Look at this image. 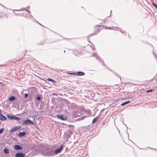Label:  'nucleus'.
I'll return each mask as SVG.
<instances>
[{"instance_id":"58836bf2","label":"nucleus","mask_w":157,"mask_h":157,"mask_svg":"<svg viewBox=\"0 0 157 157\" xmlns=\"http://www.w3.org/2000/svg\"><path fill=\"white\" fill-rule=\"evenodd\" d=\"M101 25H98L97 26H101Z\"/></svg>"},{"instance_id":"bb28decb","label":"nucleus","mask_w":157,"mask_h":157,"mask_svg":"<svg viewBox=\"0 0 157 157\" xmlns=\"http://www.w3.org/2000/svg\"><path fill=\"white\" fill-rule=\"evenodd\" d=\"M36 99L38 101H40V95L37 96Z\"/></svg>"},{"instance_id":"a878e982","label":"nucleus","mask_w":157,"mask_h":157,"mask_svg":"<svg viewBox=\"0 0 157 157\" xmlns=\"http://www.w3.org/2000/svg\"><path fill=\"white\" fill-rule=\"evenodd\" d=\"M153 91V90H152V89H150V90H147L146 91V93H149V92H151L152 91Z\"/></svg>"},{"instance_id":"20e7f679","label":"nucleus","mask_w":157,"mask_h":157,"mask_svg":"<svg viewBox=\"0 0 157 157\" xmlns=\"http://www.w3.org/2000/svg\"><path fill=\"white\" fill-rule=\"evenodd\" d=\"M30 124H33V123L29 119L24 121L22 123V124L28 125Z\"/></svg>"},{"instance_id":"393cba45","label":"nucleus","mask_w":157,"mask_h":157,"mask_svg":"<svg viewBox=\"0 0 157 157\" xmlns=\"http://www.w3.org/2000/svg\"><path fill=\"white\" fill-rule=\"evenodd\" d=\"M68 126H69V127L70 128H71L72 129H73L74 128H75L74 126V125H68Z\"/></svg>"},{"instance_id":"7ed1b4c3","label":"nucleus","mask_w":157,"mask_h":157,"mask_svg":"<svg viewBox=\"0 0 157 157\" xmlns=\"http://www.w3.org/2000/svg\"><path fill=\"white\" fill-rule=\"evenodd\" d=\"M63 147V145H61V146L56 149L55 151H54V155H56L58 153H59L62 150Z\"/></svg>"},{"instance_id":"c9c22d12","label":"nucleus","mask_w":157,"mask_h":157,"mask_svg":"<svg viewBox=\"0 0 157 157\" xmlns=\"http://www.w3.org/2000/svg\"><path fill=\"white\" fill-rule=\"evenodd\" d=\"M1 113H2V111H1V110L0 109V114H1Z\"/></svg>"},{"instance_id":"423d86ee","label":"nucleus","mask_w":157,"mask_h":157,"mask_svg":"<svg viewBox=\"0 0 157 157\" xmlns=\"http://www.w3.org/2000/svg\"><path fill=\"white\" fill-rule=\"evenodd\" d=\"M83 112L86 113L88 115V116H86L87 117H90L91 116V111L90 109H85Z\"/></svg>"},{"instance_id":"1a4fd4ad","label":"nucleus","mask_w":157,"mask_h":157,"mask_svg":"<svg viewBox=\"0 0 157 157\" xmlns=\"http://www.w3.org/2000/svg\"><path fill=\"white\" fill-rule=\"evenodd\" d=\"M93 56H95L97 59L100 61L101 63L103 62V61L102 59L100 58V57L95 53H94L92 55Z\"/></svg>"},{"instance_id":"ddd939ff","label":"nucleus","mask_w":157,"mask_h":157,"mask_svg":"<svg viewBox=\"0 0 157 157\" xmlns=\"http://www.w3.org/2000/svg\"><path fill=\"white\" fill-rule=\"evenodd\" d=\"M85 75L84 73L82 71H78V72H76L75 75H78V76H82Z\"/></svg>"},{"instance_id":"f704fd0d","label":"nucleus","mask_w":157,"mask_h":157,"mask_svg":"<svg viewBox=\"0 0 157 157\" xmlns=\"http://www.w3.org/2000/svg\"><path fill=\"white\" fill-rule=\"evenodd\" d=\"M38 22V24H39V25H41L42 26V25H41L40 23H39Z\"/></svg>"},{"instance_id":"72a5a7b5","label":"nucleus","mask_w":157,"mask_h":157,"mask_svg":"<svg viewBox=\"0 0 157 157\" xmlns=\"http://www.w3.org/2000/svg\"><path fill=\"white\" fill-rule=\"evenodd\" d=\"M42 44V43H39L38 44H39V45H41V44Z\"/></svg>"},{"instance_id":"ea45409f","label":"nucleus","mask_w":157,"mask_h":157,"mask_svg":"<svg viewBox=\"0 0 157 157\" xmlns=\"http://www.w3.org/2000/svg\"><path fill=\"white\" fill-rule=\"evenodd\" d=\"M109 29H112L111 28V27H109Z\"/></svg>"},{"instance_id":"4c0bfd02","label":"nucleus","mask_w":157,"mask_h":157,"mask_svg":"<svg viewBox=\"0 0 157 157\" xmlns=\"http://www.w3.org/2000/svg\"><path fill=\"white\" fill-rule=\"evenodd\" d=\"M29 7V6H28L27 7H26V8H28Z\"/></svg>"},{"instance_id":"f03ea898","label":"nucleus","mask_w":157,"mask_h":157,"mask_svg":"<svg viewBox=\"0 0 157 157\" xmlns=\"http://www.w3.org/2000/svg\"><path fill=\"white\" fill-rule=\"evenodd\" d=\"M56 117L58 119L62 120L65 121L67 119V117L64 115L58 114Z\"/></svg>"},{"instance_id":"f257e3e1","label":"nucleus","mask_w":157,"mask_h":157,"mask_svg":"<svg viewBox=\"0 0 157 157\" xmlns=\"http://www.w3.org/2000/svg\"><path fill=\"white\" fill-rule=\"evenodd\" d=\"M43 155L45 156L54 155L53 150L50 148L46 149L43 152Z\"/></svg>"},{"instance_id":"cd10ccee","label":"nucleus","mask_w":157,"mask_h":157,"mask_svg":"<svg viewBox=\"0 0 157 157\" xmlns=\"http://www.w3.org/2000/svg\"><path fill=\"white\" fill-rule=\"evenodd\" d=\"M4 129V128H1V129H0V134H1V133H2L3 132Z\"/></svg>"},{"instance_id":"c756f323","label":"nucleus","mask_w":157,"mask_h":157,"mask_svg":"<svg viewBox=\"0 0 157 157\" xmlns=\"http://www.w3.org/2000/svg\"><path fill=\"white\" fill-rule=\"evenodd\" d=\"M28 94L26 93L25 94H24V98H28Z\"/></svg>"},{"instance_id":"b1692460","label":"nucleus","mask_w":157,"mask_h":157,"mask_svg":"<svg viewBox=\"0 0 157 157\" xmlns=\"http://www.w3.org/2000/svg\"><path fill=\"white\" fill-rule=\"evenodd\" d=\"M47 80L48 81H51L52 82H55V81L54 80L52 79L51 78H48L47 79Z\"/></svg>"},{"instance_id":"aec40b11","label":"nucleus","mask_w":157,"mask_h":157,"mask_svg":"<svg viewBox=\"0 0 157 157\" xmlns=\"http://www.w3.org/2000/svg\"><path fill=\"white\" fill-rule=\"evenodd\" d=\"M130 102V101H125V102H124L122 103L121 104V105L122 106H123V105H125L126 104H128V103H129Z\"/></svg>"},{"instance_id":"412c9836","label":"nucleus","mask_w":157,"mask_h":157,"mask_svg":"<svg viewBox=\"0 0 157 157\" xmlns=\"http://www.w3.org/2000/svg\"><path fill=\"white\" fill-rule=\"evenodd\" d=\"M7 117L8 119L10 120H12L13 118V116H10L9 114H8L7 115Z\"/></svg>"},{"instance_id":"473e14b6","label":"nucleus","mask_w":157,"mask_h":157,"mask_svg":"<svg viewBox=\"0 0 157 157\" xmlns=\"http://www.w3.org/2000/svg\"><path fill=\"white\" fill-rule=\"evenodd\" d=\"M76 73V72H72V73H71V75H75Z\"/></svg>"},{"instance_id":"f3484780","label":"nucleus","mask_w":157,"mask_h":157,"mask_svg":"<svg viewBox=\"0 0 157 157\" xmlns=\"http://www.w3.org/2000/svg\"><path fill=\"white\" fill-rule=\"evenodd\" d=\"M3 151V152L6 154H8L9 153V150L6 147L4 148Z\"/></svg>"},{"instance_id":"4be33fe9","label":"nucleus","mask_w":157,"mask_h":157,"mask_svg":"<svg viewBox=\"0 0 157 157\" xmlns=\"http://www.w3.org/2000/svg\"><path fill=\"white\" fill-rule=\"evenodd\" d=\"M87 117L86 116H83L82 117H81L79 119H78V120H83L84 119Z\"/></svg>"},{"instance_id":"9d476101","label":"nucleus","mask_w":157,"mask_h":157,"mask_svg":"<svg viewBox=\"0 0 157 157\" xmlns=\"http://www.w3.org/2000/svg\"><path fill=\"white\" fill-rule=\"evenodd\" d=\"M21 128V127L20 126H17L15 127H14L13 128L11 129H10V133L14 132L16 131L19 129Z\"/></svg>"},{"instance_id":"f8f14e48","label":"nucleus","mask_w":157,"mask_h":157,"mask_svg":"<svg viewBox=\"0 0 157 157\" xmlns=\"http://www.w3.org/2000/svg\"><path fill=\"white\" fill-rule=\"evenodd\" d=\"M6 117L3 114H0V120L2 121H5L6 120Z\"/></svg>"},{"instance_id":"a211bd4d","label":"nucleus","mask_w":157,"mask_h":157,"mask_svg":"<svg viewBox=\"0 0 157 157\" xmlns=\"http://www.w3.org/2000/svg\"><path fill=\"white\" fill-rule=\"evenodd\" d=\"M15 97L13 96H11L9 98V101H12L14 100L15 99Z\"/></svg>"},{"instance_id":"4468645a","label":"nucleus","mask_w":157,"mask_h":157,"mask_svg":"<svg viewBox=\"0 0 157 157\" xmlns=\"http://www.w3.org/2000/svg\"><path fill=\"white\" fill-rule=\"evenodd\" d=\"M99 115H100V114L93 119V121H92V123L93 124H94L97 122V120L98 119V117H99Z\"/></svg>"},{"instance_id":"9b49d317","label":"nucleus","mask_w":157,"mask_h":157,"mask_svg":"<svg viewBox=\"0 0 157 157\" xmlns=\"http://www.w3.org/2000/svg\"><path fill=\"white\" fill-rule=\"evenodd\" d=\"M71 136V135L69 134L68 133H67V132H65L64 134V137L65 138H69Z\"/></svg>"},{"instance_id":"0eeeda50","label":"nucleus","mask_w":157,"mask_h":157,"mask_svg":"<svg viewBox=\"0 0 157 157\" xmlns=\"http://www.w3.org/2000/svg\"><path fill=\"white\" fill-rule=\"evenodd\" d=\"M15 157H25V154L21 152H17L15 155Z\"/></svg>"},{"instance_id":"c85d7f7f","label":"nucleus","mask_w":157,"mask_h":157,"mask_svg":"<svg viewBox=\"0 0 157 157\" xmlns=\"http://www.w3.org/2000/svg\"><path fill=\"white\" fill-rule=\"evenodd\" d=\"M71 106L72 108L73 109L75 108V104L74 103L72 104Z\"/></svg>"},{"instance_id":"39448f33","label":"nucleus","mask_w":157,"mask_h":157,"mask_svg":"<svg viewBox=\"0 0 157 157\" xmlns=\"http://www.w3.org/2000/svg\"><path fill=\"white\" fill-rule=\"evenodd\" d=\"M82 114L79 112L75 111H74L73 112V115L75 117L80 116Z\"/></svg>"},{"instance_id":"dca6fc26","label":"nucleus","mask_w":157,"mask_h":157,"mask_svg":"<svg viewBox=\"0 0 157 157\" xmlns=\"http://www.w3.org/2000/svg\"><path fill=\"white\" fill-rule=\"evenodd\" d=\"M80 111L82 112H83L85 109L82 106H80L79 107Z\"/></svg>"},{"instance_id":"6ab92c4d","label":"nucleus","mask_w":157,"mask_h":157,"mask_svg":"<svg viewBox=\"0 0 157 157\" xmlns=\"http://www.w3.org/2000/svg\"><path fill=\"white\" fill-rule=\"evenodd\" d=\"M20 119L18 117L13 116V118L12 120H17V121H19Z\"/></svg>"},{"instance_id":"2eb2a0df","label":"nucleus","mask_w":157,"mask_h":157,"mask_svg":"<svg viewBox=\"0 0 157 157\" xmlns=\"http://www.w3.org/2000/svg\"><path fill=\"white\" fill-rule=\"evenodd\" d=\"M25 135V132H20L17 134L18 136L20 137H22L23 136H24Z\"/></svg>"},{"instance_id":"5701e85b","label":"nucleus","mask_w":157,"mask_h":157,"mask_svg":"<svg viewBox=\"0 0 157 157\" xmlns=\"http://www.w3.org/2000/svg\"><path fill=\"white\" fill-rule=\"evenodd\" d=\"M67 133H69V134H70L71 135L72 134V133H73V132H72V131L70 129H68L67 130Z\"/></svg>"},{"instance_id":"7c9ffc66","label":"nucleus","mask_w":157,"mask_h":157,"mask_svg":"<svg viewBox=\"0 0 157 157\" xmlns=\"http://www.w3.org/2000/svg\"><path fill=\"white\" fill-rule=\"evenodd\" d=\"M152 4L153 5V6H155V8L157 9V5L153 2L152 3Z\"/></svg>"},{"instance_id":"a19ab883","label":"nucleus","mask_w":157,"mask_h":157,"mask_svg":"<svg viewBox=\"0 0 157 157\" xmlns=\"http://www.w3.org/2000/svg\"><path fill=\"white\" fill-rule=\"evenodd\" d=\"M104 62H103V63H102V65H103V64H104Z\"/></svg>"},{"instance_id":"e433bc0d","label":"nucleus","mask_w":157,"mask_h":157,"mask_svg":"<svg viewBox=\"0 0 157 157\" xmlns=\"http://www.w3.org/2000/svg\"><path fill=\"white\" fill-rule=\"evenodd\" d=\"M26 11H27L29 13V11L28 10H26Z\"/></svg>"},{"instance_id":"2f4dec72","label":"nucleus","mask_w":157,"mask_h":157,"mask_svg":"<svg viewBox=\"0 0 157 157\" xmlns=\"http://www.w3.org/2000/svg\"><path fill=\"white\" fill-rule=\"evenodd\" d=\"M43 106H44L43 103V104H42V103H41L40 105V108H42L43 107Z\"/></svg>"},{"instance_id":"6e6552de","label":"nucleus","mask_w":157,"mask_h":157,"mask_svg":"<svg viewBox=\"0 0 157 157\" xmlns=\"http://www.w3.org/2000/svg\"><path fill=\"white\" fill-rule=\"evenodd\" d=\"M14 149L15 150H21L23 149L22 147L20 145L15 144L14 146Z\"/></svg>"}]
</instances>
